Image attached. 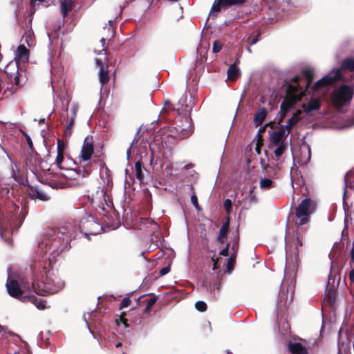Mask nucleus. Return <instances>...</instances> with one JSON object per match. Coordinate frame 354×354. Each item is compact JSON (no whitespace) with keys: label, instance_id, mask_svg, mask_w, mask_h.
I'll return each mask as SVG.
<instances>
[{"label":"nucleus","instance_id":"49","mask_svg":"<svg viewBox=\"0 0 354 354\" xmlns=\"http://www.w3.org/2000/svg\"><path fill=\"white\" fill-rule=\"evenodd\" d=\"M120 322H122V324H123V325H124V328H127V327L128 326V324H127V322H126V320H125L124 319L121 318V319H120Z\"/></svg>","mask_w":354,"mask_h":354},{"label":"nucleus","instance_id":"16","mask_svg":"<svg viewBox=\"0 0 354 354\" xmlns=\"http://www.w3.org/2000/svg\"><path fill=\"white\" fill-rule=\"evenodd\" d=\"M57 174L69 180H77L81 176V174L77 170L75 169H64L63 167H60Z\"/></svg>","mask_w":354,"mask_h":354},{"label":"nucleus","instance_id":"32","mask_svg":"<svg viewBox=\"0 0 354 354\" xmlns=\"http://www.w3.org/2000/svg\"><path fill=\"white\" fill-rule=\"evenodd\" d=\"M156 301H157V297H153V298H151V299H149L148 301L147 306L145 308V312L149 313L151 310V308H152V306L156 302Z\"/></svg>","mask_w":354,"mask_h":354},{"label":"nucleus","instance_id":"7","mask_svg":"<svg viewBox=\"0 0 354 354\" xmlns=\"http://www.w3.org/2000/svg\"><path fill=\"white\" fill-rule=\"evenodd\" d=\"M288 136V131H284L279 128L270 133V148L274 149V153L276 157L279 158L288 149L286 142Z\"/></svg>","mask_w":354,"mask_h":354},{"label":"nucleus","instance_id":"10","mask_svg":"<svg viewBox=\"0 0 354 354\" xmlns=\"http://www.w3.org/2000/svg\"><path fill=\"white\" fill-rule=\"evenodd\" d=\"M91 203L96 210L105 211L106 207H109L111 202L104 189L100 188L91 197Z\"/></svg>","mask_w":354,"mask_h":354},{"label":"nucleus","instance_id":"23","mask_svg":"<svg viewBox=\"0 0 354 354\" xmlns=\"http://www.w3.org/2000/svg\"><path fill=\"white\" fill-rule=\"evenodd\" d=\"M61 13L65 17L72 9V0H60Z\"/></svg>","mask_w":354,"mask_h":354},{"label":"nucleus","instance_id":"4","mask_svg":"<svg viewBox=\"0 0 354 354\" xmlns=\"http://www.w3.org/2000/svg\"><path fill=\"white\" fill-rule=\"evenodd\" d=\"M354 71V59L351 57L346 58L343 60L341 68H334L322 79L315 82V88L322 93H325L328 91V86L332 85L342 79V70Z\"/></svg>","mask_w":354,"mask_h":354},{"label":"nucleus","instance_id":"25","mask_svg":"<svg viewBox=\"0 0 354 354\" xmlns=\"http://www.w3.org/2000/svg\"><path fill=\"white\" fill-rule=\"evenodd\" d=\"M240 75V71L234 64L231 65L227 70V77L231 80H235Z\"/></svg>","mask_w":354,"mask_h":354},{"label":"nucleus","instance_id":"31","mask_svg":"<svg viewBox=\"0 0 354 354\" xmlns=\"http://www.w3.org/2000/svg\"><path fill=\"white\" fill-rule=\"evenodd\" d=\"M196 308L201 312H204L207 309V305L204 301H198L195 304Z\"/></svg>","mask_w":354,"mask_h":354},{"label":"nucleus","instance_id":"60","mask_svg":"<svg viewBox=\"0 0 354 354\" xmlns=\"http://www.w3.org/2000/svg\"><path fill=\"white\" fill-rule=\"evenodd\" d=\"M44 120V119L40 120H39V122H43Z\"/></svg>","mask_w":354,"mask_h":354},{"label":"nucleus","instance_id":"9","mask_svg":"<svg viewBox=\"0 0 354 354\" xmlns=\"http://www.w3.org/2000/svg\"><path fill=\"white\" fill-rule=\"evenodd\" d=\"M313 95L310 97L307 102L302 104V108L305 113H310L314 111H317L320 108L321 105V97H324L328 91L325 93H322L318 89L315 88V84L313 85Z\"/></svg>","mask_w":354,"mask_h":354},{"label":"nucleus","instance_id":"46","mask_svg":"<svg viewBox=\"0 0 354 354\" xmlns=\"http://www.w3.org/2000/svg\"><path fill=\"white\" fill-rule=\"evenodd\" d=\"M351 263H354V247L353 246L351 250Z\"/></svg>","mask_w":354,"mask_h":354},{"label":"nucleus","instance_id":"2","mask_svg":"<svg viewBox=\"0 0 354 354\" xmlns=\"http://www.w3.org/2000/svg\"><path fill=\"white\" fill-rule=\"evenodd\" d=\"M29 50L24 45H19L15 52V62H10L5 68V73L10 83L14 82L15 86L10 88L8 86L6 89L10 90V93L16 92L18 88L26 82V76L24 72L19 69V64L27 62L29 59Z\"/></svg>","mask_w":354,"mask_h":354},{"label":"nucleus","instance_id":"44","mask_svg":"<svg viewBox=\"0 0 354 354\" xmlns=\"http://www.w3.org/2000/svg\"><path fill=\"white\" fill-rule=\"evenodd\" d=\"M135 142H136V139L133 140V141L132 142L130 147L127 151V159H129L130 154H131V149H132L133 145Z\"/></svg>","mask_w":354,"mask_h":354},{"label":"nucleus","instance_id":"45","mask_svg":"<svg viewBox=\"0 0 354 354\" xmlns=\"http://www.w3.org/2000/svg\"><path fill=\"white\" fill-rule=\"evenodd\" d=\"M169 271V268L168 267H165L163 268L160 271V274L161 275H165L166 274H167Z\"/></svg>","mask_w":354,"mask_h":354},{"label":"nucleus","instance_id":"37","mask_svg":"<svg viewBox=\"0 0 354 354\" xmlns=\"http://www.w3.org/2000/svg\"><path fill=\"white\" fill-rule=\"evenodd\" d=\"M130 303H131V299L129 297H124L120 303V308L122 309V308L128 307L129 306Z\"/></svg>","mask_w":354,"mask_h":354},{"label":"nucleus","instance_id":"21","mask_svg":"<svg viewBox=\"0 0 354 354\" xmlns=\"http://www.w3.org/2000/svg\"><path fill=\"white\" fill-rule=\"evenodd\" d=\"M104 30H107L108 34L106 35V37H102L100 39V42L102 44V46L103 47L102 51L104 52V54H106V48L105 46L106 44V39H111L114 36V32L112 28V21H109L108 24H106L105 27L104 28Z\"/></svg>","mask_w":354,"mask_h":354},{"label":"nucleus","instance_id":"39","mask_svg":"<svg viewBox=\"0 0 354 354\" xmlns=\"http://www.w3.org/2000/svg\"><path fill=\"white\" fill-rule=\"evenodd\" d=\"M248 199L250 203H257L258 201L257 197L252 193V192H250L248 196Z\"/></svg>","mask_w":354,"mask_h":354},{"label":"nucleus","instance_id":"35","mask_svg":"<svg viewBox=\"0 0 354 354\" xmlns=\"http://www.w3.org/2000/svg\"><path fill=\"white\" fill-rule=\"evenodd\" d=\"M222 48V45L218 41H214L213 43L212 51L214 53H218Z\"/></svg>","mask_w":354,"mask_h":354},{"label":"nucleus","instance_id":"5","mask_svg":"<svg viewBox=\"0 0 354 354\" xmlns=\"http://www.w3.org/2000/svg\"><path fill=\"white\" fill-rule=\"evenodd\" d=\"M307 89L301 86L299 77L292 79L287 88L286 96L281 104V109L285 113L293 106L297 102L301 100V97L305 95Z\"/></svg>","mask_w":354,"mask_h":354},{"label":"nucleus","instance_id":"30","mask_svg":"<svg viewBox=\"0 0 354 354\" xmlns=\"http://www.w3.org/2000/svg\"><path fill=\"white\" fill-rule=\"evenodd\" d=\"M62 161H63V152L62 150L59 149L55 164L59 168V170H60V167H62L61 166Z\"/></svg>","mask_w":354,"mask_h":354},{"label":"nucleus","instance_id":"55","mask_svg":"<svg viewBox=\"0 0 354 354\" xmlns=\"http://www.w3.org/2000/svg\"><path fill=\"white\" fill-rule=\"evenodd\" d=\"M121 345H122V343L118 342V344H116L115 346L116 347H120Z\"/></svg>","mask_w":354,"mask_h":354},{"label":"nucleus","instance_id":"47","mask_svg":"<svg viewBox=\"0 0 354 354\" xmlns=\"http://www.w3.org/2000/svg\"><path fill=\"white\" fill-rule=\"evenodd\" d=\"M349 278L352 282H354V270H352L349 273Z\"/></svg>","mask_w":354,"mask_h":354},{"label":"nucleus","instance_id":"19","mask_svg":"<svg viewBox=\"0 0 354 354\" xmlns=\"http://www.w3.org/2000/svg\"><path fill=\"white\" fill-rule=\"evenodd\" d=\"M288 349L292 354H308L307 348L299 342H290Z\"/></svg>","mask_w":354,"mask_h":354},{"label":"nucleus","instance_id":"50","mask_svg":"<svg viewBox=\"0 0 354 354\" xmlns=\"http://www.w3.org/2000/svg\"><path fill=\"white\" fill-rule=\"evenodd\" d=\"M346 187H347L346 185H345L344 187V196H343V199L344 200L345 199V196H346Z\"/></svg>","mask_w":354,"mask_h":354},{"label":"nucleus","instance_id":"15","mask_svg":"<svg viewBox=\"0 0 354 354\" xmlns=\"http://www.w3.org/2000/svg\"><path fill=\"white\" fill-rule=\"evenodd\" d=\"M311 157V151L309 145H304L300 147V156L298 158V162L301 165H307Z\"/></svg>","mask_w":354,"mask_h":354},{"label":"nucleus","instance_id":"12","mask_svg":"<svg viewBox=\"0 0 354 354\" xmlns=\"http://www.w3.org/2000/svg\"><path fill=\"white\" fill-rule=\"evenodd\" d=\"M181 124H176L174 129L177 133L176 137L180 139H184L189 137L192 132L191 124L189 118H185L184 120H181Z\"/></svg>","mask_w":354,"mask_h":354},{"label":"nucleus","instance_id":"3","mask_svg":"<svg viewBox=\"0 0 354 354\" xmlns=\"http://www.w3.org/2000/svg\"><path fill=\"white\" fill-rule=\"evenodd\" d=\"M38 295H50L61 290L65 286L64 281L59 277L54 270H48L42 275V280L32 284Z\"/></svg>","mask_w":354,"mask_h":354},{"label":"nucleus","instance_id":"54","mask_svg":"<svg viewBox=\"0 0 354 354\" xmlns=\"http://www.w3.org/2000/svg\"><path fill=\"white\" fill-rule=\"evenodd\" d=\"M22 134L24 136L25 138H26V136H28L25 131H21Z\"/></svg>","mask_w":354,"mask_h":354},{"label":"nucleus","instance_id":"28","mask_svg":"<svg viewBox=\"0 0 354 354\" xmlns=\"http://www.w3.org/2000/svg\"><path fill=\"white\" fill-rule=\"evenodd\" d=\"M187 101V96H186V95L182 96L178 101V104L180 106H181L183 111H184L185 112H189L192 109V106L187 104H186Z\"/></svg>","mask_w":354,"mask_h":354},{"label":"nucleus","instance_id":"53","mask_svg":"<svg viewBox=\"0 0 354 354\" xmlns=\"http://www.w3.org/2000/svg\"><path fill=\"white\" fill-rule=\"evenodd\" d=\"M73 109L74 113H75V111H77V110H78V106L77 105L74 106Z\"/></svg>","mask_w":354,"mask_h":354},{"label":"nucleus","instance_id":"51","mask_svg":"<svg viewBox=\"0 0 354 354\" xmlns=\"http://www.w3.org/2000/svg\"><path fill=\"white\" fill-rule=\"evenodd\" d=\"M45 1V0H31L30 3H31V4H33V3H35L36 1L43 2V1Z\"/></svg>","mask_w":354,"mask_h":354},{"label":"nucleus","instance_id":"6","mask_svg":"<svg viewBox=\"0 0 354 354\" xmlns=\"http://www.w3.org/2000/svg\"><path fill=\"white\" fill-rule=\"evenodd\" d=\"M354 94L352 86L343 84L336 88L331 94V102L335 108L341 109L350 104Z\"/></svg>","mask_w":354,"mask_h":354},{"label":"nucleus","instance_id":"40","mask_svg":"<svg viewBox=\"0 0 354 354\" xmlns=\"http://www.w3.org/2000/svg\"><path fill=\"white\" fill-rule=\"evenodd\" d=\"M230 248V243H227L226 247L223 248L220 254L223 256H227L228 255V250Z\"/></svg>","mask_w":354,"mask_h":354},{"label":"nucleus","instance_id":"42","mask_svg":"<svg viewBox=\"0 0 354 354\" xmlns=\"http://www.w3.org/2000/svg\"><path fill=\"white\" fill-rule=\"evenodd\" d=\"M26 142H27L30 149L32 150L33 149V143H32V141L30 137L29 136H26Z\"/></svg>","mask_w":354,"mask_h":354},{"label":"nucleus","instance_id":"58","mask_svg":"<svg viewBox=\"0 0 354 354\" xmlns=\"http://www.w3.org/2000/svg\"><path fill=\"white\" fill-rule=\"evenodd\" d=\"M297 243H298V244H299V245H301V243H300V241H299V240L297 241Z\"/></svg>","mask_w":354,"mask_h":354},{"label":"nucleus","instance_id":"48","mask_svg":"<svg viewBox=\"0 0 354 354\" xmlns=\"http://www.w3.org/2000/svg\"><path fill=\"white\" fill-rule=\"evenodd\" d=\"M28 39H31L30 35H26L25 36V40L27 42L28 45L30 46V44L29 43Z\"/></svg>","mask_w":354,"mask_h":354},{"label":"nucleus","instance_id":"24","mask_svg":"<svg viewBox=\"0 0 354 354\" xmlns=\"http://www.w3.org/2000/svg\"><path fill=\"white\" fill-rule=\"evenodd\" d=\"M275 186L274 182L268 178H263L260 180L259 187L263 190L270 189Z\"/></svg>","mask_w":354,"mask_h":354},{"label":"nucleus","instance_id":"34","mask_svg":"<svg viewBox=\"0 0 354 354\" xmlns=\"http://www.w3.org/2000/svg\"><path fill=\"white\" fill-rule=\"evenodd\" d=\"M36 198L41 201L48 200V196L43 192L39 190L36 191Z\"/></svg>","mask_w":354,"mask_h":354},{"label":"nucleus","instance_id":"36","mask_svg":"<svg viewBox=\"0 0 354 354\" xmlns=\"http://www.w3.org/2000/svg\"><path fill=\"white\" fill-rule=\"evenodd\" d=\"M232 205V201L230 199L225 200L223 205L228 214L231 212Z\"/></svg>","mask_w":354,"mask_h":354},{"label":"nucleus","instance_id":"33","mask_svg":"<svg viewBox=\"0 0 354 354\" xmlns=\"http://www.w3.org/2000/svg\"><path fill=\"white\" fill-rule=\"evenodd\" d=\"M136 170V176L138 179L141 180L142 178V167L140 162H136L135 165Z\"/></svg>","mask_w":354,"mask_h":354},{"label":"nucleus","instance_id":"59","mask_svg":"<svg viewBox=\"0 0 354 354\" xmlns=\"http://www.w3.org/2000/svg\"><path fill=\"white\" fill-rule=\"evenodd\" d=\"M169 1H177L178 0H169Z\"/></svg>","mask_w":354,"mask_h":354},{"label":"nucleus","instance_id":"57","mask_svg":"<svg viewBox=\"0 0 354 354\" xmlns=\"http://www.w3.org/2000/svg\"><path fill=\"white\" fill-rule=\"evenodd\" d=\"M247 49H248V51L249 53H250V52H251V50H250V47H248V48H247Z\"/></svg>","mask_w":354,"mask_h":354},{"label":"nucleus","instance_id":"14","mask_svg":"<svg viewBox=\"0 0 354 354\" xmlns=\"http://www.w3.org/2000/svg\"><path fill=\"white\" fill-rule=\"evenodd\" d=\"M6 287L9 295L14 297H19L21 294L22 291L19 287V283L14 279H8Z\"/></svg>","mask_w":354,"mask_h":354},{"label":"nucleus","instance_id":"22","mask_svg":"<svg viewBox=\"0 0 354 354\" xmlns=\"http://www.w3.org/2000/svg\"><path fill=\"white\" fill-rule=\"evenodd\" d=\"M229 225L230 221L227 218V221L222 225L220 229L219 235L218 236V241L221 243H223L226 240L227 234L229 230Z\"/></svg>","mask_w":354,"mask_h":354},{"label":"nucleus","instance_id":"17","mask_svg":"<svg viewBox=\"0 0 354 354\" xmlns=\"http://www.w3.org/2000/svg\"><path fill=\"white\" fill-rule=\"evenodd\" d=\"M268 115V111L265 107L259 108L254 115V123L255 126H261Z\"/></svg>","mask_w":354,"mask_h":354},{"label":"nucleus","instance_id":"41","mask_svg":"<svg viewBox=\"0 0 354 354\" xmlns=\"http://www.w3.org/2000/svg\"><path fill=\"white\" fill-rule=\"evenodd\" d=\"M257 38H254L252 37H249L248 39V45H254L257 42Z\"/></svg>","mask_w":354,"mask_h":354},{"label":"nucleus","instance_id":"56","mask_svg":"<svg viewBox=\"0 0 354 354\" xmlns=\"http://www.w3.org/2000/svg\"><path fill=\"white\" fill-rule=\"evenodd\" d=\"M93 221V217H90V221L88 222H92Z\"/></svg>","mask_w":354,"mask_h":354},{"label":"nucleus","instance_id":"27","mask_svg":"<svg viewBox=\"0 0 354 354\" xmlns=\"http://www.w3.org/2000/svg\"><path fill=\"white\" fill-rule=\"evenodd\" d=\"M304 73L306 78L304 84H306L307 88H308L313 80V71L311 69H306L304 71Z\"/></svg>","mask_w":354,"mask_h":354},{"label":"nucleus","instance_id":"11","mask_svg":"<svg viewBox=\"0 0 354 354\" xmlns=\"http://www.w3.org/2000/svg\"><path fill=\"white\" fill-rule=\"evenodd\" d=\"M94 152V145L93 138L91 136H86L84 139L80 155L79 156L80 161L86 162L89 160Z\"/></svg>","mask_w":354,"mask_h":354},{"label":"nucleus","instance_id":"61","mask_svg":"<svg viewBox=\"0 0 354 354\" xmlns=\"http://www.w3.org/2000/svg\"><path fill=\"white\" fill-rule=\"evenodd\" d=\"M351 126L354 125V122L351 124Z\"/></svg>","mask_w":354,"mask_h":354},{"label":"nucleus","instance_id":"1","mask_svg":"<svg viewBox=\"0 0 354 354\" xmlns=\"http://www.w3.org/2000/svg\"><path fill=\"white\" fill-rule=\"evenodd\" d=\"M75 227L69 222H65L59 226L58 231L48 229L44 235L39 248L44 249L46 254L55 257L70 248V242L75 237Z\"/></svg>","mask_w":354,"mask_h":354},{"label":"nucleus","instance_id":"26","mask_svg":"<svg viewBox=\"0 0 354 354\" xmlns=\"http://www.w3.org/2000/svg\"><path fill=\"white\" fill-rule=\"evenodd\" d=\"M99 79L102 85L109 82V75L106 68H101L100 70H99Z\"/></svg>","mask_w":354,"mask_h":354},{"label":"nucleus","instance_id":"38","mask_svg":"<svg viewBox=\"0 0 354 354\" xmlns=\"http://www.w3.org/2000/svg\"><path fill=\"white\" fill-rule=\"evenodd\" d=\"M191 202L197 209H200V206L198 203L197 196L195 194H193L191 196Z\"/></svg>","mask_w":354,"mask_h":354},{"label":"nucleus","instance_id":"52","mask_svg":"<svg viewBox=\"0 0 354 354\" xmlns=\"http://www.w3.org/2000/svg\"><path fill=\"white\" fill-rule=\"evenodd\" d=\"M237 248H238V246H237V244H236V243L233 244V245H232V250H233L234 251H236Z\"/></svg>","mask_w":354,"mask_h":354},{"label":"nucleus","instance_id":"29","mask_svg":"<svg viewBox=\"0 0 354 354\" xmlns=\"http://www.w3.org/2000/svg\"><path fill=\"white\" fill-rule=\"evenodd\" d=\"M35 306L39 310H44L48 308L47 303L43 299H35L33 301Z\"/></svg>","mask_w":354,"mask_h":354},{"label":"nucleus","instance_id":"13","mask_svg":"<svg viewBox=\"0 0 354 354\" xmlns=\"http://www.w3.org/2000/svg\"><path fill=\"white\" fill-rule=\"evenodd\" d=\"M244 2V0H216L212 7L210 15L216 17L220 10L221 6L240 5Z\"/></svg>","mask_w":354,"mask_h":354},{"label":"nucleus","instance_id":"8","mask_svg":"<svg viewBox=\"0 0 354 354\" xmlns=\"http://www.w3.org/2000/svg\"><path fill=\"white\" fill-rule=\"evenodd\" d=\"M315 203L309 198L303 200L296 209V216L299 219V224L304 225L308 221V216L314 212Z\"/></svg>","mask_w":354,"mask_h":354},{"label":"nucleus","instance_id":"43","mask_svg":"<svg viewBox=\"0 0 354 354\" xmlns=\"http://www.w3.org/2000/svg\"><path fill=\"white\" fill-rule=\"evenodd\" d=\"M95 64L99 67L100 69L101 68H104V64H103V62L100 59H95Z\"/></svg>","mask_w":354,"mask_h":354},{"label":"nucleus","instance_id":"18","mask_svg":"<svg viewBox=\"0 0 354 354\" xmlns=\"http://www.w3.org/2000/svg\"><path fill=\"white\" fill-rule=\"evenodd\" d=\"M301 113V111L300 110H298L296 113H295L286 122V124L280 126V129L282 130H287L288 131V134L290 132L291 129L292 127H294L296 123L299 121V120L301 118L300 114Z\"/></svg>","mask_w":354,"mask_h":354},{"label":"nucleus","instance_id":"20","mask_svg":"<svg viewBox=\"0 0 354 354\" xmlns=\"http://www.w3.org/2000/svg\"><path fill=\"white\" fill-rule=\"evenodd\" d=\"M293 292H294V286L292 285H290L287 288V292L286 295L283 292L280 293L281 302L283 305L286 306L288 304H290L293 300Z\"/></svg>","mask_w":354,"mask_h":354}]
</instances>
